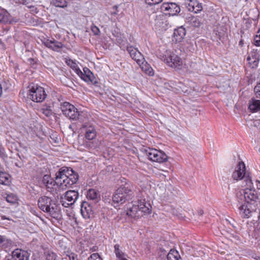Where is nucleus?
I'll return each instance as SVG.
<instances>
[{
    "mask_svg": "<svg viewBox=\"0 0 260 260\" xmlns=\"http://www.w3.org/2000/svg\"><path fill=\"white\" fill-rule=\"evenodd\" d=\"M46 260H58V256L53 251L48 250L44 253Z\"/></svg>",
    "mask_w": 260,
    "mask_h": 260,
    "instance_id": "obj_30",
    "label": "nucleus"
},
{
    "mask_svg": "<svg viewBox=\"0 0 260 260\" xmlns=\"http://www.w3.org/2000/svg\"><path fill=\"white\" fill-rule=\"evenodd\" d=\"M81 213L84 218H89L93 215V211L90 205L84 202L81 205Z\"/></svg>",
    "mask_w": 260,
    "mask_h": 260,
    "instance_id": "obj_15",
    "label": "nucleus"
},
{
    "mask_svg": "<svg viewBox=\"0 0 260 260\" xmlns=\"http://www.w3.org/2000/svg\"><path fill=\"white\" fill-rule=\"evenodd\" d=\"M139 207L137 206V203L132 205V207L129 206L127 208V214L129 216H131L132 217H139L142 215V214H141L139 210Z\"/></svg>",
    "mask_w": 260,
    "mask_h": 260,
    "instance_id": "obj_18",
    "label": "nucleus"
},
{
    "mask_svg": "<svg viewBox=\"0 0 260 260\" xmlns=\"http://www.w3.org/2000/svg\"><path fill=\"white\" fill-rule=\"evenodd\" d=\"M78 178V175L72 169L63 167L56 173L55 181L49 175H45L42 182L47 191L55 195L75 184Z\"/></svg>",
    "mask_w": 260,
    "mask_h": 260,
    "instance_id": "obj_2",
    "label": "nucleus"
},
{
    "mask_svg": "<svg viewBox=\"0 0 260 260\" xmlns=\"http://www.w3.org/2000/svg\"><path fill=\"white\" fill-rule=\"evenodd\" d=\"M186 35V30L183 26L179 27L174 30L173 40L176 42H181Z\"/></svg>",
    "mask_w": 260,
    "mask_h": 260,
    "instance_id": "obj_16",
    "label": "nucleus"
},
{
    "mask_svg": "<svg viewBox=\"0 0 260 260\" xmlns=\"http://www.w3.org/2000/svg\"><path fill=\"white\" fill-rule=\"evenodd\" d=\"M232 177L234 180L244 179L245 183V189L237 192V197L239 200H245L244 204L238 205L239 213L243 218H249L251 213L256 211V207L259 203L258 194L253 187V183L249 173L246 171L245 166L243 161L239 162L233 172Z\"/></svg>",
    "mask_w": 260,
    "mask_h": 260,
    "instance_id": "obj_1",
    "label": "nucleus"
},
{
    "mask_svg": "<svg viewBox=\"0 0 260 260\" xmlns=\"http://www.w3.org/2000/svg\"><path fill=\"white\" fill-rule=\"evenodd\" d=\"M87 198L90 200L93 201L94 203H95L99 202L100 199V193L95 189H90L87 192Z\"/></svg>",
    "mask_w": 260,
    "mask_h": 260,
    "instance_id": "obj_21",
    "label": "nucleus"
},
{
    "mask_svg": "<svg viewBox=\"0 0 260 260\" xmlns=\"http://www.w3.org/2000/svg\"><path fill=\"white\" fill-rule=\"evenodd\" d=\"M248 109L253 113L260 111V100L251 99L249 101Z\"/></svg>",
    "mask_w": 260,
    "mask_h": 260,
    "instance_id": "obj_20",
    "label": "nucleus"
},
{
    "mask_svg": "<svg viewBox=\"0 0 260 260\" xmlns=\"http://www.w3.org/2000/svg\"><path fill=\"white\" fill-rule=\"evenodd\" d=\"M6 200L8 202L12 204L16 203V197L14 194L8 195L6 198Z\"/></svg>",
    "mask_w": 260,
    "mask_h": 260,
    "instance_id": "obj_36",
    "label": "nucleus"
},
{
    "mask_svg": "<svg viewBox=\"0 0 260 260\" xmlns=\"http://www.w3.org/2000/svg\"><path fill=\"white\" fill-rule=\"evenodd\" d=\"M120 245L119 244H116L114 246V252L116 254V257L121 259L123 258V255H124V253L122 252L119 249Z\"/></svg>",
    "mask_w": 260,
    "mask_h": 260,
    "instance_id": "obj_33",
    "label": "nucleus"
},
{
    "mask_svg": "<svg viewBox=\"0 0 260 260\" xmlns=\"http://www.w3.org/2000/svg\"><path fill=\"white\" fill-rule=\"evenodd\" d=\"M162 11L166 12V14L174 16L178 14L180 11V8L175 3H164L161 7Z\"/></svg>",
    "mask_w": 260,
    "mask_h": 260,
    "instance_id": "obj_11",
    "label": "nucleus"
},
{
    "mask_svg": "<svg viewBox=\"0 0 260 260\" xmlns=\"http://www.w3.org/2000/svg\"><path fill=\"white\" fill-rule=\"evenodd\" d=\"M66 63L71 68H72L75 72V73L77 74H81V70L78 68L77 64L72 59H67Z\"/></svg>",
    "mask_w": 260,
    "mask_h": 260,
    "instance_id": "obj_28",
    "label": "nucleus"
},
{
    "mask_svg": "<svg viewBox=\"0 0 260 260\" xmlns=\"http://www.w3.org/2000/svg\"><path fill=\"white\" fill-rule=\"evenodd\" d=\"M79 197L78 191L74 190H68L66 192L64 196V199L67 200L68 203L64 201L63 199L60 201L62 205L64 207L73 205Z\"/></svg>",
    "mask_w": 260,
    "mask_h": 260,
    "instance_id": "obj_10",
    "label": "nucleus"
},
{
    "mask_svg": "<svg viewBox=\"0 0 260 260\" xmlns=\"http://www.w3.org/2000/svg\"><path fill=\"white\" fill-rule=\"evenodd\" d=\"M185 5L189 11L198 13L203 10L202 3L197 0H185Z\"/></svg>",
    "mask_w": 260,
    "mask_h": 260,
    "instance_id": "obj_12",
    "label": "nucleus"
},
{
    "mask_svg": "<svg viewBox=\"0 0 260 260\" xmlns=\"http://www.w3.org/2000/svg\"><path fill=\"white\" fill-rule=\"evenodd\" d=\"M126 49L131 57L135 55V53H137L139 51L137 48H135L132 46H127Z\"/></svg>",
    "mask_w": 260,
    "mask_h": 260,
    "instance_id": "obj_34",
    "label": "nucleus"
},
{
    "mask_svg": "<svg viewBox=\"0 0 260 260\" xmlns=\"http://www.w3.org/2000/svg\"><path fill=\"white\" fill-rule=\"evenodd\" d=\"M12 21L10 14L6 10H2L0 12V22L6 23L11 22Z\"/></svg>",
    "mask_w": 260,
    "mask_h": 260,
    "instance_id": "obj_23",
    "label": "nucleus"
},
{
    "mask_svg": "<svg viewBox=\"0 0 260 260\" xmlns=\"http://www.w3.org/2000/svg\"><path fill=\"white\" fill-rule=\"evenodd\" d=\"M29 257L27 251L17 248V260H28Z\"/></svg>",
    "mask_w": 260,
    "mask_h": 260,
    "instance_id": "obj_25",
    "label": "nucleus"
},
{
    "mask_svg": "<svg viewBox=\"0 0 260 260\" xmlns=\"http://www.w3.org/2000/svg\"><path fill=\"white\" fill-rule=\"evenodd\" d=\"M164 61L170 67L181 70L184 63L183 60L176 54V51H166Z\"/></svg>",
    "mask_w": 260,
    "mask_h": 260,
    "instance_id": "obj_6",
    "label": "nucleus"
},
{
    "mask_svg": "<svg viewBox=\"0 0 260 260\" xmlns=\"http://www.w3.org/2000/svg\"><path fill=\"white\" fill-rule=\"evenodd\" d=\"M254 91L257 99H260V83L257 84L254 88Z\"/></svg>",
    "mask_w": 260,
    "mask_h": 260,
    "instance_id": "obj_38",
    "label": "nucleus"
},
{
    "mask_svg": "<svg viewBox=\"0 0 260 260\" xmlns=\"http://www.w3.org/2000/svg\"><path fill=\"white\" fill-rule=\"evenodd\" d=\"M68 256H69L70 260H78L77 255L75 253H70L68 255Z\"/></svg>",
    "mask_w": 260,
    "mask_h": 260,
    "instance_id": "obj_42",
    "label": "nucleus"
},
{
    "mask_svg": "<svg viewBox=\"0 0 260 260\" xmlns=\"http://www.w3.org/2000/svg\"><path fill=\"white\" fill-rule=\"evenodd\" d=\"M91 29L94 35H99L100 33L99 28L95 25L91 26Z\"/></svg>",
    "mask_w": 260,
    "mask_h": 260,
    "instance_id": "obj_41",
    "label": "nucleus"
},
{
    "mask_svg": "<svg viewBox=\"0 0 260 260\" xmlns=\"http://www.w3.org/2000/svg\"><path fill=\"white\" fill-rule=\"evenodd\" d=\"M256 35L254 38L253 44L256 46H260V28L257 31Z\"/></svg>",
    "mask_w": 260,
    "mask_h": 260,
    "instance_id": "obj_35",
    "label": "nucleus"
},
{
    "mask_svg": "<svg viewBox=\"0 0 260 260\" xmlns=\"http://www.w3.org/2000/svg\"><path fill=\"white\" fill-rule=\"evenodd\" d=\"M203 213H204V212L202 210L199 211V214L200 215H202L203 214Z\"/></svg>",
    "mask_w": 260,
    "mask_h": 260,
    "instance_id": "obj_48",
    "label": "nucleus"
},
{
    "mask_svg": "<svg viewBox=\"0 0 260 260\" xmlns=\"http://www.w3.org/2000/svg\"><path fill=\"white\" fill-rule=\"evenodd\" d=\"M5 239L3 237L0 236V246L2 244V243L4 242Z\"/></svg>",
    "mask_w": 260,
    "mask_h": 260,
    "instance_id": "obj_45",
    "label": "nucleus"
},
{
    "mask_svg": "<svg viewBox=\"0 0 260 260\" xmlns=\"http://www.w3.org/2000/svg\"><path fill=\"white\" fill-rule=\"evenodd\" d=\"M167 21L162 15L156 16L154 20V24L158 27L165 28Z\"/></svg>",
    "mask_w": 260,
    "mask_h": 260,
    "instance_id": "obj_26",
    "label": "nucleus"
},
{
    "mask_svg": "<svg viewBox=\"0 0 260 260\" xmlns=\"http://www.w3.org/2000/svg\"><path fill=\"white\" fill-rule=\"evenodd\" d=\"M41 111L47 117L51 116L53 113L52 107L48 105H44L41 108Z\"/></svg>",
    "mask_w": 260,
    "mask_h": 260,
    "instance_id": "obj_29",
    "label": "nucleus"
},
{
    "mask_svg": "<svg viewBox=\"0 0 260 260\" xmlns=\"http://www.w3.org/2000/svg\"><path fill=\"white\" fill-rule=\"evenodd\" d=\"M60 109L63 115L72 120L79 118L80 114L78 109L69 102H64L60 105Z\"/></svg>",
    "mask_w": 260,
    "mask_h": 260,
    "instance_id": "obj_8",
    "label": "nucleus"
},
{
    "mask_svg": "<svg viewBox=\"0 0 260 260\" xmlns=\"http://www.w3.org/2000/svg\"><path fill=\"white\" fill-rule=\"evenodd\" d=\"M27 7H28V8H31V7H32L31 6H28V5L27 6Z\"/></svg>",
    "mask_w": 260,
    "mask_h": 260,
    "instance_id": "obj_51",
    "label": "nucleus"
},
{
    "mask_svg": "<svg viewBox=\"0 0 260 260\" xmlns=\"http://www.w3.org/2000/svg\"><path fill=\"white\" fill-rule=\"evenodd\" d=\"M0 43L2 44V41L1 40H0Z\"/></svg>",
    "mask_w": 260,
    "mask_h": 260,
    "instance_id": "obj_52",
    "label": "nucleus"
},
{
    "mask_svg": "<svg viewBox=\"0 0 260 260\" xmlns=\"http://www.w3.org/2000/svg\"><path fill=\"white\" fill-rule=\"evenodd\" d=\"M142 70L147 75L152 76L154 74L153 70L150 65L144 59L142 63L139 64Z\"/></svg>",
    "mask_w": 260,
    "mask_h": 260,
    "instance_id": "obj_22",
    "label": "nucleus"
},
{
    "mask_svg": "<svg viewBox=\"0 0 260 260\" xmlns=\"http://www.w3.org/2000/svg\"><path fill=\"white\" fill-rule=\"evenodd\" d=\"M17 1L25 5H27L28 4V3L26 2V0H17Z\"/></svg>",
    "mask_w": 260,
    "mask_h": 260,
    "instance_id": "obj_43",
    "label": "nucleus"
},
{
    "mask_svg": "<svg viewBox=\"0 0 260 260\" xmlns=\"http://www.w3.org/2000/svg\"><path fill=\"white\" fill-rule=\"evenodd\" d=\"M186 22L190 26L194 27H199L202 23L198 17L190 15L186 17Z\"/></svg>",
    "mask_w": 260,
    "mask_h": 260,
    "instance_id": "obj_19",
    "label": "nucleus"
},
{
    "mask_svg": "<svg viewBox=\"0 0 260 260\" xmlns=\"http://www.w3.org/2000/svg\"><path fill=\"white\" fill-rule=\"evenodd\" d=\"M180 258L178 252L175 249H171L167 254L168 260H179Z\"/></svg>",
    "mask_w": 260,
    "mask_h": 260,
    "instance_id": "obj_27",
    "label": "nucleus"
},
{
    "mask_svg": "<svg viewBox=\"0 0 260 260\" xmlns=\"http://www.w3.org/2000/svg\"><path fill=\"white\" fill-rule=\"evenodd\" d=\"M139 210L142 213H149L151 211V205L149 203L146 202L145 200H140L137 203Z\"/></svg>",
    "mask_w": 260,
    "mask_h": 260,
    "instance_id": "obj_17",
    "label": "nucleus"
},
{
    "mask_svg": "<svg viewBox=\"0 0 260 260\" xmlns=\"http://www.w3.org/2000/svg\"><path fill=\"white\" fill-rule=\"evenodd\" d=\"M46 96L44 88L36 85L29 90L28 98L35 102H42L46 99Z\"/></svg>",
    "mask_w": 260,
    "mask_h": 260,
    "instance_id": "obj_7",
    "label": "nucleus"
},
{
    "mask_svg": "<svg viewBox=\"0 0 260 260\" xmlns=\"http://www.w3.org/2000/svg\"><path fill=\"white\" fill-rule=\"evenodd\" d=\"M11 181V177L5 172H0V184L8 185Z\"/></svg>",
    "mask_w": 260,
    "mask_h": 260,
    "instance_id": "obj_24",
    "label": "nucleus"
},
{
    "mask_svg": "<svg viewBox=\"0 0 260 260\" xmlns=\"http://www.w3.org/2000/svg\"><path fill=\"white\" fill-rule=\"evenodd\" d=\"M82 128L84 132V136L88 141L84 142V145L87 148H95L96 147V143L94 142L97 132L95 127L89 123H85L82 125Z\"/></svg>",
    "mask_w": 260,
    "mask_h": 260,
    "instance_id": "obj_5",
    "label": "nucleus"
},
{
    "mask_svg": "<svg viewBox=\"0 0 260 260\" xmlns=\"http://www.w3.org/2000/svg\"><path fill=\"white\" fill-rule=\"evenodd\" d=\"M88 260H102V258L98 253H94L90 255Z\"/></svg>",
    "mask_w": 260,
    "mask_h": 260,
    "instance_id": "obj_40",
    "label": "nucleus"
},
{
    "mask_svg": "<svg viewBox=\"0 0 260 260\" xmlns=\"http://www.w3.org/2000/svg\"><path fill=\"white\" fill-rule=\"evenodd\" d=\"M162 1V0H145L146 3L150 6L158 4Z\"/></svg>",
    "mask_w": 260,
    "mask_h": 260,
    "instance_id": "obj_39",
    "label": "nucleus"
},
{
    "mask_svg": "<svg viewBox=\"0 0 260 260\" xmlns=\"http://www.w3.org/2000/svg\"><path fill=\"white\" fill-rule=\"evenodd\" d=\"M116 40L120 45H124L126 41L125 38L122 36H117Z\"/></svg>",
    "mask_w": 260,
    "mask_h": 260,
    "instance_id": "obj_37",
    "label": "nucleus"
},
{
    "mask_svg": "<svg viewBox=\"0 0 260 260\" xmlns=\"http://www.w3.org/2000/svg\"><path fill=\"white\" fill-rule=\"evenodd\" d=\"M81 74H78L77 75L84 81L87 82H90L94 84L96 83L94 80L93 74L87 68H84L83 72L81 71Z\"/></svg>",
    "mask_w": 260,
    "mask_h": 260,
    "instance_id": "obj_14",
    "label": "nucleus"
},
{
    "mask_svg": "<svg viewBox=\"0 0 260 260\" xmlns=\"http://www.w3.org/2000/svg\"><path fill=\"white\" fill-rule=\"evenodd\" d=\"M2 87L1 84H0V96L2 95Z\"/></svg>",
    "mask_w": 260,
    "mask_h": 260,
    "instance_id": "obj_49",
    "label": "nucleus"
},
{
    "mask_svg": "<svg viewBox=\"0 0 260 260\" xmlns=\"http://www.w3.org/2000/svg\"><path fill=\"white\" fill-rule=\"evenodd\" d=\"M39 208L43 211L48 213L51 216L57 218L59 215V210L55 202L47 196L40 197L38 201Z\"/></svg>",
    "mask_w": 260,
    "mask_h": 260,
    "instance_id": "obj_3",
    "label": "nucleus"
},
{
    "mask_svg": "<svg viewBox=\"0 0 260 260\" xmlns=\"http://www.w3.org/2000/svg\"><path fill=\"white\" fill-rule=\"evenodd\" d=\"M145 153L148 159L153 161L160 163L168 159V156L164 152L155 149L149 148L145 150Z\"/></svg>",
    "mask_w": 260,
    "mask_h": 260,
    "instance_id": "obj_9",
    "label": "nucleus"
},
{
    "mask_svg": "<svg viewBox=\"0 0 260 260\" xmlns=\"http://www.w3.org/2000/svg\"><path fill=\"white\" fill-rule=\"evenodd\" d=\"M256 183H257V188L260 189V182L258 181H256Z\"/></svg>",
    "mask_w": 260,
    "mask_h": 260,
    "instance_id": "obj_47",
    "label": "nucleus"
},
{
    "mask_svg": "<svg viewBox=\"0 0 260 260\" xmlns=\"http://www.w3.org/2000/svg\"><path fill=\"white\" fill-rule=\"evenodd\" d=\"M120 259L121 260H127V259H126L125 258H124V257L121 258Z\"/></svg>",
    "mask_w": 260,
    "mask_h": 260,
    "instance_id": "obj_50",
    "label": "nucleus"
},
{
    "mask_svg": "<svg viewBox=\"0 0 260 260\" xmlns=\"http://www.w3.org/2000/svg\"><path fill=\"white\" fill-rule=\"evenodd\" d=\"M52 4L57 7L64 8L67 6L66 0H52Z\"/></svg>",
    "mask_w": 260,
    "mask_h": 260,
    "instance_id": "obj_32",
    "label": "nucleus"
},
{
    "mask_svg": "<svg viewBox=\"0 0 260 260\" xmlns=\"http://www.w3.org/2000/svg\"><path fill=\"white\" fill-rule=\"evenodd\" d=\"M4 154V149L0 146V155L2 156Z\"/></svg>",
    "mask_w": 260,
    "mask_h": 260,
    "instance_id": "obj_44",
    "label": "nucleus"
},
{
    "mask_svg": "<svg viewBox=\"0 0 260 260\" xmlns=\"http://www.w3.org/2000/svg\"><path fill=\"white\" fill-rule=\"evenodd\" d=\"M132 58L135 60L138 64L142 63V61H143L145 59L143 55L139 51L137 53H135V55H133Z\"/></svg>",
    "mask_w": 260,
    "mask_h": 260,
    "instance_id": "obj_31",
    "label": "nucleus"
},
{
    "mask_svg": "<svg viewBox=\"0 0 260 260\" xmlns=\"http://www.w3.org/2000/svg\"><path fill=\"white\" fill-rule=\"evenodd\" d=\"M133 186L130 182H125L124 185L119 187L113 195L112 201L114 204H122L127 199L132 191Z\"/></svg>",
    "mask_w": 260,
    "mask_h": 260,
    "instance_id": "obj_4",
    "label": "nucleus"
},
{
    "mask_svg": "<svg viewBox=\"0 0 260 260\" xmlns=\"http://www.w3.org/2000/svg\"><path fill=\"white\" fill-rule=\"evenodd\" d=\"M43 44L47 48H50L55 51H59V49L64 47L63 44L55 39L49 40L44 39L43 41Z\"/></svg>",
    "mask_w": 260,
    "mask_h": 260,
    "instance_id": "obj_13",
    "label": "nucleus"
},
{
    "mask_svg": "<svg viewBox=\"0 0 260 260\" xmlns=\"http://www.w3.org/2000/svg\"><path fill=\"white\" fill-rule=\"evenodd\" d=\"M243 44H244V41H243L242 39H241V40L240 41L239 43V45L240 46H241V47H242V46H243Z\"/></svg>",
    "mask_w": 260,
    "mask_h": 260,
    "instance_id": "obj_46",
    "label": "nucleus"
}]
</instances>
